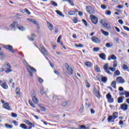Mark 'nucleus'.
Segmentation results:
<instances>
[{
	"label": "nucleus",
	"instance_id": "1",
	"mask_svg": "<svg viewBox=\"0 0 129 129\" xmlns=\"http://www.w3.org/2000/svg\"><path fill=\"white\" fill-rule=\"evenodd\" d=\"M4 68L6 69L5 72L7 74H9V73H10V72H13V70L11 68H12V67L11 66V64L9 63H6L4 65Z\"/></svg>",
	"mask_w": 129,
	"mask_h": 129
},
{
	"label": "nucleus",
	"instance_id": "2",
	"mask_svg": "<svg viewBox=\"0 0 129 129\" xmlns=\"http://www.w3.org/2000/svg\"><path fill=\"white\" fill-rule=\"evenodd\" d=\"M27 69H28V71L30 74V76H31V77H33V71L34 72H36L37 71V70H36V69L33 68V67H31L30 66H28L27 67Z\"/></svg>",
	"mask_w": 129,
	"mask_h": 129
},
{
	"label": "nucleus",
	"instance_id": "3",
	"mask_svg": "<svg viewBox=\"0 0 129 129\" xmlns=\"http://www.w3.org/2000/svg\"><path fill=\"white\" fill-rule=\"evenodd\" d=\"M93 91L95 96H96V97H97L99 99V98H100V97H101V95H100V93H99V91H98L96 88L94 87V89Z\"/></svg>",
	"mask_w": 129,
	"mask_h": 129
},
{
	"label": "nucleus",
	"instance_id": "4",
	"mask_svg": "<svg viewBox=\"0 0 129 129\" xmlns=\"http://www.w3.org/2000/svg\"><path fill=\"white\" fill-rule=\"evenodd\" d=\"M86 10L87 13H89L90 15H93L94 14V9L91 6H87L86 7Z\"/></svg>",
	"mask_w": 129,
	"mask_h": 129
},
{
	"label": "nucleus",
	"instance_id": "5",
	"mask_svg": "<svg viewBox=\"0 0 129 129\" xmlns=\"http://www.w3.org/2000/svg\"><path fill=\"white\" fill-rule=\"evenodd\" d=\"M91 40L92 42L96 43V44H100V39H99V38L96 36H92L91 37Z\"/></svg>",
	"mask_w": 129,
	"mask_h": 129
},
{
	"label": "nucleus",
	"instance_id": "6",
	"mask_svg": "<svg viewBox=\"0 0 129 129\" xmlns=\"http://www.w3.org/2000/svg\"><path fill=\"white\" fill-rule=\"evenodd\" d=\"M116 81L117 83H120L121 84H122V83H124V82H125L123 78H122L121 77H117L116 79Z\"/></svg>",
	"mask_w": 129,
	"mask_h": 129
},
{
	"label": "nucleus",
	"instance_id": "7",
	"mask_svg": "<svg viewBox=\"0 0 129 129\" xmlns=\"http://www.w3.org/2000/svg\"><path fill=\"white\" fill-rule=\"evenodd\" d=\"M66 68L67 69V70L69 71L70 74L71 75L73 74V69H72V68L68 64V63L65 64Z\"/></svg>",
	"mask_w": 129,
	"mask_h": 129
},
{
	"label": "nucleus",
	"instance_id": "8",
	"mask_svg": "<svg viewBox=\"0 0 129 129\" xmlns=\"http://www.w3.org/2000/svg\"><path fill=\"white\" fill-rule=\"evenodd\" d=\"M106 98L108 99V101L109 103H111L113 102V98H112L110 93H108L106 95Z\"/></svg>",
	"mask_w": 129,
	"mask_h": 129
},
{
	"label": "nucleus",
	"instance_id": "9",
	"mask_svg": "<svg viewBox=\"0 0 129 129\" xmlns=\"http://www.w3.org/2000/svg\"><path fill=\"white\" fill-rule=\"evenodd\" d=\"M0 85L3 88H4V89H8L9 87L7 83L6 82H3L2 80H0Z\"/></svg>",
	"mask_w": 129,
	"mask_h": 129
},
{
	"label": "nucleus",
	"instance_id": "10",
	"mask_svg": "<svg viewBox=\"0 0 129 129\" xmlns=\"http://www.w3.org/2000/svg\"><path fill=\"white\" fill-rule=\"evenodd\" d=\"M91 18V21L92 22V23L93 24H94L95 25H96V24H97V22L98 21V19L97 18V17L94 16H90Z\"/></svg>",
	"mask_w": 129,
	"mask_h": 129
},
{
	"label": "nucleus",
	"instance_id": "11",
	"mask_svg": "<svg viewBox=\"0 0 129 129\" xmlns=\"http://www.w3.org/2000/svg\"><path fill=\"white\" fill-rule=\"evenodd\" d=\"M120 108L122 109V110L125 111V110H127V109L128 108V105L126 104H122L120 105Z\"/></svg>",
	"mask_w": 129,
	"mask_h": 129
},
{
	"label": "nucleus",
	"instance_id": "12",
	"mask_svg": "<svg viewBox=\"0 0 129 129\" xmlns=\"http://www.w3.org/2000/svg\"><path fill=\"white\" fill-rule=\"evenodd\" d=\"M4 48L7 50H9V51H11L12 53H15V50L13 49V46L12 45H6Z\"/></svg>",
	"mask_w": 129,
	"mask_h": 129
},
{
	"label": "nucleus",
	"instance_id": "13",
	"mask_svg": "<svg viewBox=\"0 0 129 129\" xmlns=\"http://www.w3.org/2000/svg\"><path fill=\"white\" fill-rule=\"evenodd\" d=\"M103 68H104L105 72H106V73H107L108 74H110V75L111 74L109 70V68H108V64L106 63V64H105L103 66Z\"/></svg>",
	"mask_w": 129,
	"mask_h": 129
},
{
	"label": "nucleus",
	"instance_id": "14",
	"mask_svg": "<svg viewBox=\"0 0 129 129\" xmlns=\"http://www.w3.org/2000/svg\"><path fill=\"white\" fill-rule=\"evenodd\" d=\"M4 108H5V109H7V110H11L12 108L10 105H9V103H5L3 105Z\"/></svg>",
	"mask_w": 129,
	"mask_h": 129
},
{
	"label": "nucleus",
	"instance_id": "15",
	"mask_svg": "<svg viewBox=\"0 0 129 129\" xmlns=\"http://www.w3.org/2000/svg\"><path fill=\"white\" fill-rule=\"evenodd\" d=\"M32 101H33L34 103L35 104H38V99H37V97H36V93H34V96L32 97Z\"/></svg>",
	"mask_w": 129,
	"mask_h": 129
},
{
	"label": "nucleus",
	"instance_id": "16",
	"mask_svg": "<svg viewBox=\"0 0 129 129\" xmlns=\"http://www.w3.org/2000/svg\"><path fill=\"white\" fill-rule=\"evenodd\" d=\"M47 27L50 31H53V24L48 21H46Z\"/></svg>",
	"mask_w": 129,
	"mask_h": 129
},
{
	"label": "nucleus",
	"instance_id": "17",
	"mask_svg": "<svg viewBox=\"0 0 129 129\" xmlns=\"http://www.w3.org/2000/svg\"><path fill=\"white\" fill-rule=\"evenodd\" d=\"M27 21H29V22H30L31 23H33V24H34L36 26H39V24L37 22V21L34 19L28 18Z\"/></svg>",
	"mask_w": 129,
	"mask_h": 129
},
{
	"label": "nucleus",
	"instance_id": "18",
	"mask_svg": "<svg viewBox=\"0 0 129 129\" xmlns=\"http://www.w3.org/2000/svg\"><path fill=\"white\" fill-rule=\"evenodd\" d=\"M40 52L43 54V55H48V52L46 51V49L44 47H42L41 49H40Z\"/></svg>",
	"mask_w": 129,
	"mask_h": 129
},
{
	"label": "nucleus",
	"instance_id": "19",
	"mask_svg": "<svg viewBox=\"0 0 129 129\" xmlns=\"http://www.w3.org/2000/svg\"><path fill=\"white\" fill-rule=\"evenodd\" d=\"M100 23L102 26L104 27L107 23V21L105 19H102L100 21Z\"/></svg>",
	"mask_w": 129,
	"mask_h": 129
},
{
	"label": "nucleus",
	"instance_id": "20",
	"mask_svg": "<svg viewBox=\"0 0 129 129\" xmlns=\"http://www.w3.org/2000/svg\"><path fill=\"white\" fill-rule=\"evenodd\" d=\"M114 60L115 61L116 60V56L114 55V54L111 55V56H109L108 58V60L110 61V60Z\"/></svg>",
	"mask_w": 129,
	"mask_h": 129
},
{
	"label": "nucleus",
	"instance_id": "21",
	"mask_svg": "<svg viewBox=\"0 0 129 129\" xmlns=\"http://www.w3.org/2000/svg\"><path fill=\"white\" fill-rule=\"evenodd\" d=\"M18 24H19L17 22H14L13 23V24H10V28H16V27H17Z\"/></svg>",
	"mask_w": 129,
	"mask_h": 129
},
{
	"label": "nucleus",
	"instance_id": "22",
	"mask_svg": "<svg viewBox=\"0 0 129 129\" xmlns=\"http://www.w3.org/2000/svg\"><path fill=\"white\" fill-rule=\"evenodd\" d=\"M16 92L17 96L18 97H21V91H20V88H16Z\"/></svg>",
	"mask_w": 129,
	"mask_h": 129
},
{
	"label": "nucleus",
	"instance_id": "23",
	"mask_svg": "<svg viewBox=\"0 0 129 129\" xmlns=\"http://www.w3.org/2000/svg\"><path fill=\"white\" fill-rule=\"evenodd\" d=\"M114 118L112 116H109L108 118V121L109 122H114Z\"/></svg>",
	"mask_w": 129,
	"mask_h": 129
},
{
	"label": "nucleus",
	"instance_id": "24",
	"mask_svg": "<svg viewBox=\"0 0 129 129\" xmlns=\"http://www.w3.org/2000/svg\"><path fill=\"white\" fill-rule=\"evenodd\" d=\"M101 32L103 35L107 37L109 35V33L107 31H104L103 29L101 30Z\"/></svg>",
	"mask_w": 129,
	"mask_h": 129
},
{
	"label": "nucleus",
	"instance_id": "25",
	"mask_svg": "<svg viewBox=\"0 0 129 129\" xmlns=\"http://www.w3.org/2000/svg\"><path fill=\"white\" fill-rule=\"evenodd\" d=\"M85 65H86L87 67L90 68V67H92L93 64H92V63H91V62L87 61L85 62Z\"/></svg>",
	"mask_w": 129,
	"mask_h": 129
},
{
	"label": "nucleus",
	"instance_id": "26",
	"mask_svg": "<svg viewBox=\"0 0 129 129\" xmlns=\"http://www.w3.org/2000/svg\"><path fill=\"white\" fill-rule=\"evenodd\" d=\"M25 123H27V124H28V125H32L33 127L35 126V124L34 123L30 122V121L28 120H25Z\"/></svg>",
	"mask_w": 129,
	"mask_h": 129
},
{
	"label": "nucleus",
	"instance_id": "27",
	"mask_svg": "<svg viewBox=\"0 0 129 129\" xmlns=\"http://www.w3.org/2000/svg\"><path fill=\"white\" fill-rule=\"evenodd\" d=\"M100 58L102 59V60H105L106 56L105 55V54L102 53L100 54Z\"/></svg>",
	"mask_w": 129,
	"mask_h": 129
},
{
	"label": "nucleus",
	"instance_id": "28",
	"mask_svg": "<svg viewBox=\"0 0 129 129\" xmlns=\"http://www.w3.org/2000/svg\"><path fill=\"white\" fill-rule=\"evenodd\" d=\"M40 94L42 95H44V94H47V92L44 91V88L40 87Z\"/></svg>",
	"mask_w": 129,
	"mask_h": 129
},
{
	"label": "nucleus",
	"instance_id": "29",
	"mask_svg": "<svg viewBox=\"0 0 129 129\" xmlns=\"http://www.w3.org/2000/svg\"><path fill=\"white\" fill-rule=\"evenodd\" d=\"M114 119H116V118H117L118 116V113H117V112H114L113 113V115L112 116Z\"/></svg>",
	"mask_w": 129,
	"mask_h": 129
},
{
	"label": "nucleus",
	"instance_id": "30",
	"mask_svg": "<svg viewBox=\"0 0 129 129\" xmlns=\"http://www.w3.org/2000/svg\"><path fill=\"white\" fill-rule=\"evenodd\" d=\"M55 13H56L57 15H58V16H60V17H62V18H64V17H65L64 15H63V14H62V13H61V12H60L58 10H56Z\"/></svg>",
	"mask_w": 129,
	"mask_h": 129
},
{
	"label": "nucleus",
	"instance_id": "31",
	"mask_svg": "<svg viewBox=\"0 0 129 129\" xmlns=\"http://www.w3.org/2000/svg\"><path fill=\"white\" fill-rule=\"evenodd\" d=\"M111 86H112V87L113 88H116V82L113 81L111 84Z\"/></svg>",
	"mask_w": 129,
	"mask_h": 129
},
{
	"label": "nucleus",
	"instance_id": "32",
	"mask_svg": "<svg viewBox=\"0 0 129 129\" xmlns=\"http://www.w3.org/2000/svg\"><path fill=\"white\" fill-rule=\"evenodd\" d=\"M101 79L102 82H106V81H107V78L103 77L102 76H101Z\"/></svg>",
	"mask_w": 129,
	"mask_h": 129
},
{
	"label": "nucleus",
	"instance_id": "33",
	"mask_svg": "<svg viewBox=\"0 0 129 129\" xmlns=\"http://www.w3.org/2000/svg\"><path fill=\"white\" fill-rule=\"evenodd\" d=\"M112 46H113V43H111V42H110V43H107L106 44V47L107 48H109L110 47H112Z\"/></svg>",
	"mask_w": 129,
	"mask_h": 129
},
{
	"label": "nucleus",
	"instance_id": "34",
	"mask_svg": "<svg viewBox=\"0 0 129 129\" xmlns=\"http://www.w3.org/2000/svg\"><path fill=\"white\" fill-rule=\"evenodd\" d=\"M104 27V28H106V29H108V30H111V27H110V25L107 23L106 24Z\"/></svg>",
	"mask_w": 129,
	"mask_h": 129
},
{
	"label": "nucleus",
	"instance_id": "35",
	"mask_svg": "<svg viewBox=\"0 0 129 129\" xmlns=\"http://www.w3.org/2000/svg\"><path fill=\"white\" fill-rule=\"evenodd\" d=\"M20 127H22V128L23 129H28V127H27V125L24 123H22L20 125Z\"/></svg>",
	"mask_w": 129,
	"mask_h": 129
},
{
	"label": "nucleus",
	"instance_id": "36",
	"mask_svg": "<svg viewBox=\"0 0 129 129\" xmlns=\"http://www.w3.org/2000/svg\"><path fill=\"white\" fill-rule=\"evenodd\" d=\"M114 42H115L116 44H119V38L117 37L114 38Z\"/></svg>",
	"mask_w": 129,
	"mask_h": 129
},
{
	"label": "nucleus",
	"instance_id": "37",
	"mask_svg": "<svg viewBox=\"0 0 129 129\" xmlns=\"http://www.w3.org/2000/svg\"><path fill=\"white\" fill-rule=\"evenodd\" d=\"M75 46H76V47H78V48H83V47H84V45L82 44H79L78 45L77 44H75Z\"/></svg>",
	"mask_w": 129,
	"mask_h": 129
},
{
	"label": "nucleus",
	"instance_id": "38",
	"mask_svg": "<svg viewBox=\"0 0 129 129\" xmlns=\"http://www.w3.org/2000/svg\"><path fill=\"white\" fill-rule=\"evenodd\" d=\"M32 37H31L30 36L28 37V39L30 40V41H34V38H35V34H32L31 35Z\"/></svg>",
	"mask_w": 129,
	"mask_h": 129
},
{
	"label": "nucleus",
	"instance_id": "39",
	"mask_svg": "<svg viewBox=\"0 0 129 129\" xmlns=\"http://www.w3.org/2000/svg\"><path fill=\"white\" fill-rule=\"evenodd\" d=\"M85 84L86 87H87L88 88H89L90 87V84L88 82V81H87V80L85 81Z\"/></svg>",
	"mask_w": 129,
	"mask_h": 129
},
{
	"label": "nucleus",
	"instance_id": "40",
	"mask_svg": "<svg viewBox=\"0 0 129 129\" xmlns=\"http://www.w3.org/2000/svg\"><path fill=\"white\" fill-rule=\"evenodd\" d=\"M94 68H95V70H96L97 72H100V68H99V67L97 66H95Z\"/></svg>",
	"mask_w": 129,
	"mask_h": 129
},
{
	"label": "nucleus",
	"instance_id": "41",
	"mask_svg": "<svg viewBox=\"0 0 129 129\" xmlns=\"http://www.w3.org/2000/svg\"><path fill=\"white\" fill-rule=\"evenodd\" d=\"M18 28L19 29V30H20V31H25V30H26V28H25V27H23V26H18Z\"/></svg>",
	"mask_w": 129,
	"mask_h": 129
},
{
	"label": "nucleus",
	"instance_id": "42",
	"mask_svg": "<svg viewBox=\"0 0 129 129\" xmlns=\"http://www.w3.org/2000/svg\"><path fill=\"white\" fill-rule=\"evenodd\" d=\"M5 126L7 127V128H13V125L10 124H5Z\"/></svg>",
	"mask_w": 129,
	"mask_h": 129
},
{
	"label": "nucleus",
	"instance_id": "43",
	"mask_svg": "<svg viewBox=\"0 0 129 129\" xmlns=\"http://www.w3.org/2000/svg\"><path fill=\"white\" fill-rule=\"evenodd\" d=\"M50 4H51V5L52 6H53V7H58V4H57V3H56L54 1H51L50 2Z\"/></svg>",
	"mask_w": 129,
	"mask_h": 129
},
{
	"label": "nucleus",
	"instance_id": "44",
	"mask_svg": "<svg viewBox=\"0 0 129 129\" xmlns=\"http://www.w3.org/2000/svg\"><path fill=\"white\" fill-rule=\"evenodd\" d=\"M117 67V61L114 60L113 61V67L115 68V67Z\"/></svg>",
	"mask_w": 129,
	"mask_h": 129
},
{
	"label": "nucleus",
	"instance_id": "45",
	"mask_svg": "<svg viewBox=\"0 0 129 129\" xmlns=\"http://www.w3.org/2000/svg\"><path fill=\"white\" fill-rule=\"evenodd\" d=\"M115 75H120V72H119V71L117 70L114 72V76H115Z\"/></svg>",
	"mask_w": 129,
	"mask_h": 129
},
{
	"label": "nucleus",
	"instance_id": "46",
	"mask_svg": "<svg viewBox=\"0 0 129 129\" xmlns=\"http://www.w3.org/2000/svg\"><path fill=\"white\" fill-rule=\"evenodd\" d=\"M106 15H107L108 16H110L111 15V12L109 10H106L105 11Z\"/></svg>",
	"mask_w": 129,
	"mask_h": 129
},
{
	"label": "nucleus",
	"instance_id": "47",
	"mask_svg": "<svg viewBox=\"0 0 129 129\" xmlns=\"http://www.w3.org/2000/svg\"><path fill=\"white\" fill-rule=\"evenodd\" d=\"M29 103L30 105H31V106L32 107H33V108H35V105L33 104V102H32V101L29 100Z\"/></svg>",
	"mask_w": 129,
	"mask_h": 129
},
{
	"label": "nucleus",
	"instance_id": "48",
	"mask_svg": "<svg viewBox=\"0 0 129 129\" xmlns=\"http://www.w3.org/2000/svg\"><path fill=\"white\" fill-rule=\"evenodd\" d=\"M122 102V97H119L118 98V103H121Z\"/></svg>",
	"mask_w": 129,
	"mask_h": 129
},
{
	"label": "nucleus",
	"instance_id": "49",
	"mask_svg": "<svg viewBox=\"0 0 129 129\" xmlns=\"http://www.w3.org/2000/svg\"><path fill=\"white\" fill-rule=\"evenodd\" d=\"M68 14L70 15V16H73V15H75V12L70 11L68 12Z\"/></svg>",
	"mask_w": 129,
	"mask_h": 129
},
{
	"label": "nucleus",
	"instance_id": "50",
	"mask_svg": "<svg viewBox=\"0 0 129 129\" xmlns=\"http://www.w3.org/2000/svg\"><path fill=\"white\" fill-rule=\"evenodd\" d=\"M39 106H40V109L42 110V111H46V108H45V107L40 106V105H39Z\"/></svg>",
	"mask_w": 129,
	"mask_h": 129
},
{
	"label": "nucleus",
	"instance_id": "51",
	"mask_svg": "<svg viewBox=\"0 0 129 129\" xmlns=\"http://www.w3.org/2000/svg\"><path fill=\"white\" fill-rule=\"evenodd\" d=\"M109 70L112 71V72H114L115 71V68L112 67H109Z\"/></svg>",
	"mask_w": 129,
	"mask_h": 129
},
{
	"label": "nucleus",
	"instance_id": "52",
	"mask_svg": "<svg viewBox=\"0 0 129 129\" xmlns=\"http://www.w3.org/2000/svg\"><path fill=\"white\" fill-rule=\"evenodd\" d=\"M24 12H25L27 15H31V12H30L27 9H25L24 10Z\"/></svg>",
	"mask_w": 129,
	"mask_h": 129
},
{
	"label": "nucleus",
	"instance_id": "53",
	"mask_svg": "<svg viewBox=\"0 0 129 129\" xmlns=\"http://www.w3.org/2000/svg\"><path fill=\"white\" fill-rule=\"evenodd\" d=\"M73 21L75 24H77V23L78 22V20L77 19V18H74Z\"/></svg>",
	"mask_w": 129,
	"mask_h": 129
},
{
	"label": "nucleus",
	"instance_id": "54",
	"mask_svg": "<svg viewBox=\"0 0 129 129\" xmlns=\"http://www.w3.org/2000/svg\"><path fill=\"white\" fill-rule=\"evenodd\" d=\"M122 68L123 69H124V70H127V69H128V68L127 67V66L125 64H123L122 66Z\"/></svg>",
	"mask_w": 129,
	"mask_h": 129
},
{
	"label": "nucleus",
	"instance_id": "55",
	"mask_svg": "<svg viewBox=\"0 0 129 129\" xmlns=\"http://www.w3.org/2000/svg\"><path fill=\"white\" fill-rule=\"evenodd\" d=\"M38 80L39 82H40V83H43V82H44V80H43V79H42V78H38Z\"/></svg>",
	"mask_w": 129,
	"mask_h": 129
},
{
	"label": "nucleus",
	"instance_id": "56",
	"mask_svg": "<svg viewBox=\"0 0 129 129\" xmlns=\"http://www.w3.org/2000/svg\"><path fill=\"white\" fill-rule=\"evenodd\" d=\"M11 116H12V117H17V116H18V115H17V114L15 113H12Z\"/></svg>",
	"mask_w": 129,
	"mask_h": 129
},
{
	"label": "nucleus",
	"instance_id": "57",
	"mask_svg": "<svg viewBox=\"0 0 129 129\" xmlns=\"http://www.w3.org/2000/svg\"><path fill=\"white\" fill-rule=\"evenodd\" d=\"M94 52H97L98 51H99V47H96L93 48Z\"/></svg>",
	"mask_w": 129,
	"mask_h": 129
},
{
	"label": "nucleus",
	"instance_id": "58",
	"mask_svg": "<svg viewBox=\"0 0 129 129\" xmlns=\"http://www.w3.org/2000/svg\"><path fill=\"white\" fill-rule=\"evenodd\" d=\"M62 38V36L61 35H60L58 38H57V43H60V40H61V38Z\"/></svg>",
	"mask_w": 129,
	"mask_h": 129
},
{
	"label": "nucleus",
	"instance_id": "59",
	"mask_svg": "<svg viewBox=\"0 0 129 129\" xmlns=\"http://www.w3.org/2000/svg\"><path fill=\"white\" fill-rule=\"evenodd\" d=\"M125 97H129V92L125 91Z\"/></svg>",
	"mask_w": 129,
	"mask_h": 129
},
{
	"label": "nucleus",
	"instance_id": "60",
	"mask_svg": "<svg viewBox=\"0 0 129 129\" xmlns=\"http://www.w3.org/2000/svg\"><path fill=\"white\" fill-rule=\"evenodd\" d=\"M123 29H124L126 31H127L128 32H129V28L125 26H123Z\"/></svg>",
	"mask_w": 129,
	"mask_h": 129
},
{
	"label": "nucleus",
	"instance_id": "61",
	"mask_svg": "<svg viewBox=\"0 0 129 129\" xmlns=\"http://www.w3.org/2000/svg\"><path fill=\"white\" fill-rule=\"evenodd\" d=\"M101 9H102L103 10H105V9H106V6H105V5H102L101 6Z\"/></svg>",
	"mask_w": 129,
	"mask_h": 129
},
{
	"label": "nucleus",
	"instance_id": "62",
	"mask_svg": "<svg viewBox=\"0 0 129 129\" xmlns=\"http://www.w3.org/2000/svg\"><path fill=\"white\" fill-rule=\"evenodd\" d=\"M69 4H70L71 6H74V3H73V1L70 0V2H69Z\"/></svg>",
	"mask_w": 129,
	"mask_h": 129
},
{
	"label": "nucleus",
	"instance_id": "63",
	"mask_svg": "<svg viewBox=\"0 0 129 129\" xmlns=\"http://www.w3.org/2000/svg\"><path fill=\"white\" fill-rule=\"evenodd\" d=\"M68 105V103L67 102H65L62 104V106H67Z\"/></svg>",
	"mask_w": 129,
	"mask_h": 129
},
{
	"label": "nucleus",
	"instance_id": "64",
	"mask_svg": "<svg viewBox=\"0 0 129 129\" xmlns=\"http://www.w3.org/2000/svg\"><path fill=\"white\" fill-rule=\"evenodd\" d=\"M13 123H14L15 125H18V122L16 120H13Z\"/></svg>",
	"mask_w": 129,
	"mask_h": 129
}]
</instances>
